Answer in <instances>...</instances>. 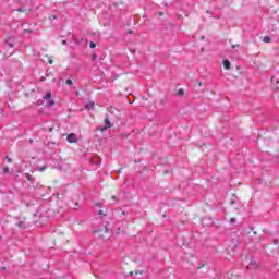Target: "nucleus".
Segmentation results:
<instances>
[{
    "instance_id": "obj_1",
    "label": "nucleus",
    "mask_w": 279,
    "mask_h": 279,
    "mask_svg": "<svg viewBox=\"0 0 279 279\" xmlns=\"http://www.w3.org/2000/svg\"><path fill=\"white\" fill-rule=\"evenodd\" d=\"M68 143H77V135L75 133H70L66 136Z\"/></svg>"
},
{
    "instance_id": "obj_2",
    "label": "nucleus",
    "mask_w": 279,
    "mask_h": 279,
    "mask_svg": "<svg viewBox=\"0 0 279 279\" xmlns=\"http://www.w3.org/2000/svg\"><path fill=\"white\" fill-rule=\"evenodd\" d=\"M108 128H112V124L110 123V120L107 118L105 119V126L101 128V132H106V130H108Z\"/></svg>"
},
{
    "instance_id": "obj_3",
    "label": "nucleus",
    "mask_w": 279,
    "mask_h": 279,
    "mask_svg": "<svg viewBox=\"0 0 279 279\" xmlns=\"http://www.w3.org/2000/svg\"><path fill=\"white\" fill-rule=\"evenodd\" d=\"M86 110H95V102H88L86 106H85Z\"/></svg>"
},
{
    "instance_id": "obj_4",
    "label": "nucleus",
    "mask_w": 279,
    "mask_h": 279,
    "mask_svg": "<svg viewBox=\"0 0 279 279\" xmlns=\"http://www.w3.org/2000/svg\"><path fill=\"white\" fill-rule=\"evenodd\" d=\"M258 264H256V262H251L247 269H257Z\"/></svg>"
},
{
    "instance_id": "obj_5",
    "label": "nucleus",
    "mask_w": 279,
    "mask_h": 279,
    "mask_svg": "<svg viewBox=\"0 0 279 279\" xmlns=\"http://www.w3.org/2000/svg\"><path fill=\"white\" fill-rule=\"evenodd\" d=\"M17 227L21 228L22 230H25L26 226H25V220H20L17 222Z\"/></svg>"
},
{
    "instance_id": "obj_6",
    "label": "nucleus",
    "mask_w": 279,
    "mask_h": 279,
    "mask_svg": "<svg viewBox=\"0 0 279 279\" xmlns=\"http://www.w3.org/2000/svg\"><path fill=\"white\" fill-rule=\"evenodd\" d=\"M47 106H49L51 108V107L56 106V101L50 98L47 100Z\"/></svg>"
},
{
    "instance_id": "obj_7",
    "label": "nucleus",
    "mask_w": 279,
    "mask_h": 279,
    "mask_svg": "<svg viewBox=\"0 0 279 279\" xmlns=\"http://www.w3.org/2000/svg\"><path fill=\"white\" fill-rule=\"evenodd\" d=\"M223 66L227 69V71L230 70V62L227 59L223 60Z\"/></svg>"
},
{
    "instance_id": "obj_8",
    "label": "nucleus",
    "mask_w": 279,
    "mask_h": 279,
    "mask_svg": "<svg viewBox=\"0 0 279 279\" xmlns=\"http://www.w3.org/2000/svg\"><path fill=\"white\" fill-rule=\"evenodd\" d=\"M50 98H51V92H48L45 94V96H43V99H46V101L49 100Z\"/></svg>"
},
{
    "instance_id": "obj_9",
    "label": "nucleus",
    "mask_w": 279,
    "mask_h": 279,
    "mask_svg": "<svg viewBox=\"0 0 279 279\" xmlns=\"http://www.w3.org/2000/svg\"><path fill=\"white\" fill-rule=\"evenodd\" d=\"M263 43H271V37H269V36H264Z\"/></svg>"
},
{
    "instance_id": "obj_10",
    "label": "nucleus",
    "mask_w": 279,
    "mask_h": 279,
    "mask_svg": "<svg viewBox=\"0 0 279 279\" xmlns=\"http://www.w3.org/2000/svg\"><path fill=\"white\" fill-rule=\"evenodd\" d=\"M47 167L46 166H43V167H39L37 168V171H39L40 173H43V171H46Z\"/></svg>"
},
{
    "instance_id": "obj_11",
    "label": "nucleus",
    "mask_w": 279,
    "mask_h": 279,
    "mask_svg": "<svg viewBox=\"0 0 279 279\" xmlns=\"http://www.w3.org/2000/svg\"><path fill=\"white\" fill-rule=\"evenodd\" d=\"M65 84H68V86H73V81L71 78H68L65 81Z\"/></svg>"
},
{
    "instance_id": "obj_12",
    "label": "nucleus",
    "mask_w": 279,
    "mask_h": 279,
    "mask_svg": "<svg viewBox=\"0 0 279 279\" xmlns=\"http://www.w3.org/2000/svg\"><path fill=\"white\" fill-rule=\"evenodd\" d=\"M3 173H12V171L10 170V168L5 167V168L3 169Z\"/></svg>"
},
{
    "instance_id": "obj_13",
    "label": "nucleus",
    "mask_w": 279,
    "mask_h": 279,
    "mask_svg": "<svg viewBox=\"0 0 279 279\" xmlns=\"http://www.w3.org/2000/svg\"><path fill=\"white\" fill-rule=\"evenodd\" d=\"M271 84H278V78H276V77H271Z\"/></svg>"
},
{
    "instance_id": "obj_14",
    "label": "nucleus",
    "mask_w": 279,
    "mask_h": 279,
    "mask_svg": "<svg viewBox=\"0 0 279 279\" xmlns=\"http://www.w3.org/2000/svg\"><path fill=\"white\" fill-rule=\"evenodd\" d=\"M89 47H90V49H95L97 47V45L95 43H90Z\"/></svg>"
},
{
    "instance_id": "obj_15",
    "label": "nucleus",
    "mask_w": 279,
    "mask_h": 279,
    "mask_svg": "<svg viewBox=\"0 0 279 279\" xmlns=\"http://www.w3.org/2000/svg\"><path fill=\"white\" fill-rule=\"evenodd\" d=\"M230 223H236V218H231Z\"/></svg>"
},
{
    "instance_id": "obj_16",
    "label": "nucleus",
    "mask_w": 279,
    "mask_h": 279,
    "mask_svg": "<svg viewBox=\"0 0 279 279\" xmlns=\"http://www.w3.org/2000/svg\"><path fill=\"white\" fill-rule=\"evenodd\" d=\"M179 95H184V89H179Z\"/></svg>"
},
{
    "instance_id": "obj_17",
    "label": "nucleus",
    "mask_w": 279,
    "mask_h": 279,
    "mask_svg": "<svg viewBox=\"0 0 279 279\" xmlns=\"http://www.w3.org/2000/svg\"><path fill=\"white\" fill-rule=\"evenodd\" d=\"M7 162H12V159L10 157H5Z\"/></svg>"
},
{
    "instance_id": "obj_18",
    "label": "nucleus",
    "mask_w": 279,
    "mask_h": 279,
    "mask_svg": "<svg viewBox=\"0 0 279 279\" xmlns=\"http://www.w3.org/2000/svg\"><path fill=\"white\" fill-rule=\"evenodd\" d=\"M40 82H45V76H41V77H40Z\"/></svg>"
},
{
    "instance_id": "obj_19",
    "label": "nucleus",
    "mask_w": 279,
    "mask_h": 279,
    "mask_svg": "<svg viewBox=\"0 0 279 279\" xmlns=\"http://www.w3.org/2000/svg\"><path fill=\"white\" fill-rule=\"evenodd\" d=\"M98 215H104V211H102V210H99V211H98Z\"/></svg>"
},
{
    "instance_id": "obj_20",
    "label": "nucleus",
    "mask_w": 279,
    "mask_h": 279,
    "mask_svg": "<svg viewBox=\"0 0 279 279\" xmlns=\"http://www.w3.org/2000/svg\"><path fill=\"white\" fill-rule=\"evenodd\" d=\"M48 62H49V64H53V60H49Z\"/></svg>"
},
{
    "instance_id": "obj_21",
    "label": "nucleus",
    "mask_w": 279,
    "mask_h": 279,
    "mask_svg": "<svg viewBox=\"0 0 279 279\" xmlns=\"http://www.w3.org/2000/svg\"><path fill=\"white\" fill-rule=\"evenodd\" d=\"M274 243H275V245H278V240H275Z\"/></svg>"
},
{
    "instance_id": "obj_22",
    "label": "nucleus",
    "mask_w": 279,
    "mask_h": 279,
    "mask_svg": "<svg viewBox=\"0 0 279 279\" xmlns=\"http://www.w3.org/2000/svg\"><path fill=\"white\" fill-rule=\"evenodd\" d=\"M62 45H66V40H62Z\"/></svg>"
},
{
    "instance_id": "obj_23",
    "label": "nucleus",
    "mask_w": 279,
    "mask_h": 279,
    "mask_svg": "<svg viewBox=\"0 0 279 279\" xmlns=\"http://www.w3.org/2000/svg\"><path fill=\"white\" fill-rule=\"evenodd\" d=\"M162 14H165V13H162V12H159V16H162Z\"/></svg>"
},
{
    "instance_id": "obj_24",
    "label": "nucleus",
    "mask_w": 279,
    "mask_h": 279,
    "mask_svg": "<svg viewBox=\"0 0 279 279\" xmlns=\"http://www.w3.org/2000/svg\"><path fill=\"white\" fill-rule=\"evenodd\" d=\"M105 232H108V228L105 227Z\"/></svg>"
},
{
    "instance_id": "obj_25",
    "label": "nucleus",
    "mask_w": 279,
    "mask_h": 279,
    "mask_svg": "<svg viewBox=\"0 0 279 279\" xmlns=\"http://www.w3.org/2000/svg\"><path fill=\"white\" fill-rule=\"evenodd\" d=\"M17 12H23V10L19 9Z\"/></svg>"
},
{
    "instance_id": "obj_26",
    "label": "nucleus",
    "mask_w": 279,
    "mask_h": 279,
    "mask_svg": "<svg viewBox=\"0 0 279 279\" xmlns=\"http://www.w3.org/2000/svg\"><path fill=\"white\" fill-rule=\"evenodd\" d=\"M96 206H101V204L97 203Z\"/></svg>"
},
{
    "instance_id": "obj_27",
    "label": "nucleus",
    "mask_w": 279,
    "mask_h": 279,
    "mask_svg": "<svg viewBox=\"0 0 279 279\" xmlns=\"http://www.w3.org/2000/svg\"><path fill=\"white\" fill-rule=\"evenodd\" d=\"M198 86H202V82L198 83Z\"/></svg>"
},
{
    "instance_id": "obj_28",
    "label": "nucleus",
    "mask_w": 279,
    "mask_h": 279,
    "mask_svg": "<svg viewBox=\"0 0 279 279\" xmlns=\"http://www.w3.org/2000/svg\"><path fill=\"white\" fill-rule=\"evenodd\" d=\"M129 33L132 34V31H130Z\"/></svg>"
}]
</instances>
